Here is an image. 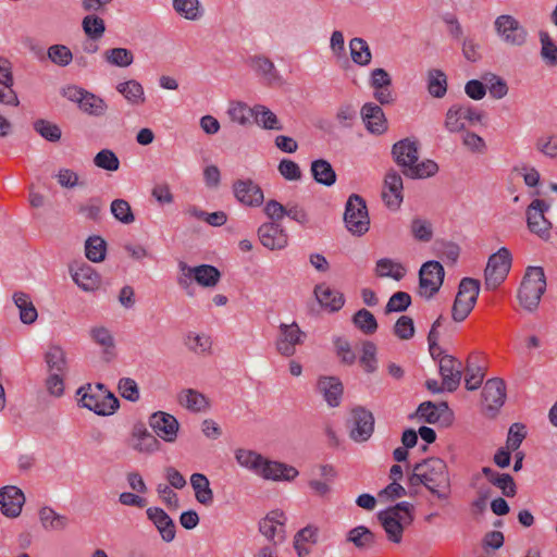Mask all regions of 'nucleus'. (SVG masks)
<instances>
[{
	"label": "nucleus",
	"mask_w": 557,
	"mask_h": 557,
	"mask_svg": "<svg viewBox=\"0 0 557 557\" xmlns=\"http://www.w3.org/2000/svg\"><path fill=\"white\" fill-rule=\"evenodd\" d=\"M361 119L366 128L375 135H381L387 131V120L380 104L367 102L360 110Z\"/></svg>",
	"instance_id": "nucleus-20"
},
{
	"label": "nucleus",
	"mask_w": 557,
	"mask_h": 557,
	"mask_svg": "<svg viewBox=\"0 0 557 557\" xmlns=\"http://www.w3.org/2000/svg\"><path fill=\"white\" fill-rule=\"evenodd\" d=\"M377 519L382 524L387 539L393 543H400L404 530L408 525L405 523L404 519H401V516H394L386 510H382L377 513Z\"/></svg>",
	"instance_id": "nucleus-30"
},
{
	"label": "nucleus",
	"mask_w": 557,
	"mask_h": 557,
	"mask_svg": "<svg viewBox=\"0 0 557 557\" xmlns=\"http://www.w3.org/2000/svg\"><path fill=\"white\" fill-rule=\"evenodd\" d=\"M148 520L158 530L161 539L165 543H171L175 539L176 527L173 519L160 507H149L146 510Z\"/></svg>",
	"instance_id": "nucleus-21"
},
{
	"label": "nucleus",
	"mask_w": 557,
	"mask_h": 557,
	"mask_svg": "<svg viewBox=\"0 0 557 557\" xmlns=\"http://www.w3.org/2000/svg\"><path fill=\"white\" fill-rule=\"evenodd\" d=\"M90 338L102 347L103 359L109 362L114 357L115 342L112 333L104 326H95L89 331Z\"/></svg>",
	"instance_id": "nucleus-33"
},
{
	"label": "nucleus",
	"mask_w": 557,
	"mask_h": 557,
	"mask_svg": "<svg viewBox=\"0 0 557 557\" xmlns=\"http://www.w3.org/2000/svg\"><path fill=\"white\" fill-rule=\"evenodd\" d=\"M177 400L181 406L193 412H202L210 408L209 399L202 393L194 388L183 389L178 394Z\"/></svg>",
	"instance_id": "nucleus-32"
},
{
	"label": "nucleus",
	"mask_w": 557,
	"mask_h": 557,
	"mask_svg": "<svg viewBox=\"0 0 557 557\" xmlns=\"http://www.w3.org/2000/svg\"><path fill=\"white\" fill-rule=\"evenodd\" d=\"M394 335L401 341H408L414 336V323L409 315H401L393 327Z\"/></svg>",
	"instance_id": "nucleus-63"
},
{
	"label": "nucleus",
	"mask_w": 557,
	"mask_h": 557,
	"mask_svg": "<svg viewBox=\"0 0 557 557\" xmlns=\"http://www.w3.org/2000/svg\"><path fill=\"white\" fill-rule=\"evenodd\" d=\"M259 475L265 480L292 481L298 475V470L293 466L280 461L264 459V465H262Z\"/></svg>",
	"instance_id": "nucleus-28"
},
{
	"label": "nucleus",
	"mask_w": 557,
	"mask_h": 557,
	"mask_svg": "<svg viewBox=\"0 0 557 557\" xmlns=\"http://www.w3.org/2000/svg\"><path fill=\"white\" fill-rule=\"evenodd\" d=\"M94 164L102 170L115 172L120 168V160L111 149H102L94 157Z\"/></svg>",
	"instance_id": "nucleus-58"
},
{
	"label": "nucleus",
	"mask_w": 557,
	"mask_h": 557,
	"mask_svg": "<svg viewBox=\"0 0 557 557\" xmlns=\"http://www.w3.org/2000/svg\"><path fill=\"white\" fill-rule=\"evenodd\" d=\"M410 232L418 242L429 243L433 238L432 223L422 218H413L410 223Z\"/></svg>",
	"instance_id": "nucleus-54"
},
{
	"label": "nucleus",
	"mask_w": 557,
	"mask_h": 557,
	"mask_svg": "<svg viewBox=\"0 0 557 557\" xmlns=\"http://www.w3.org/2000/svg\"><path fill=\"white\" fill-rule=\"evenodd\" d=\"M133 448L139 453L151 454L160 448L157 435L151 434L143 422L134 424L132 430Z\"/></svg>",
	"instance_id": "nucleus-25"
},
{
	"label": "nucleus",
	"mask_w": 557,
	"mask_h": 557,
	"mask_svg": "<svg viewBox=\"0 0 557 557\" xmlns=\"http://www.w3.org/2000/svg\"><path fill=\"white\" fill-rule=\"evenodd\" d=\"M190 485L195 492V498L199 504L210 506L213 503V491L210 487L209 479L205 474H191Z\"/></svg>",
	"instance_id": "nucleus-35"
},
{
	"label": "nucleus",
	"mask_w": 557,
	"mask_h": 557,
	"mask_svg": "<svg viewBox=\"0 0 557 557\" xmlns=\"http://www.w3.org/2000/svg\"><path fill=\"white\" fill-rule=\"evenodd\" d=\"M79 109L94 116H101L106 113L108 106L104 100L92 92L86 91L79 101Z\"/></svg>",
	"instance_id": "nucleus-47"
},
{
	"label": "nucleus",
	"mask_w": 557,
	"mask_h": 557,
	"mask_svg": "<svg viewBox=\"0 0 557 557\" xmlns=\"http://www.w3.org/2000/svg\"><path fill=\"white\" fill-rule=\"evenodd\" d=\"M107 242L101 236H90L85 244L86 258L91 262H101L106 258Z\"/></svg>",
	"instance_id": "nucleus-48"
},
{
	"label": "nucleus",
	"mask_w": 557,
	"mask_h": 557,
	"mask_svg": "<svg viewBox=\"0 0 557 557\" xmlns=\"http://www.w3.org/2000/svg\"><path fill=\"white\" fill-rule=\"evenodd\" d=\"M111 213L123 224H131L135 221L131 205L124 199H115L111 202Z\"/></svg>",
	"instance_id": "nucleus-61"
},
{
	"label": "nucleus",
	"mask_w": 557,
	"mask_h": 557,
	"mask_svg": "<svg viewBox=\"0 0 557 557\" xmlns=\"http://www.w3.org/2000/svg\"><path fill=\"white\" fill-rule=\"evenodd\" d=\"M527 436L525 425L522 423H512L508 430L506 446L509 450L516 451L521 446Z\"/></svg>",
	"instance_id": "nucleus-64"
},
{
	"label": "nucleus",
	"mask_w": 557,
	"mask_h": 557,
	"mask_svg": "<svg viewBox=\"0 0 557 557\" xmlns=\"http://www.w3.org/2000/svg\"><path fill=\"white\" fill-rule=\"evenodd\" d=\"M359 362L367 373H374L377 370L376 345L373 342H363Z\"/></svg>",
	"instance_id": "nucleus-56"
},
{
	"label": "nucleus",
	"mask_w": 557,
	"mask_h": 557,
	"mask_svg": "<svg viewBox=\"0 0 557 557\" xmlns=\"http://www.w3.org/2000/svg\"><path fill=\"white\" fill-rule=\"evenodd\" d=\"M260 243L270 250L283 249L287 246V235L280 223H263L258 228Z\"/></svg>",
	"instance_id": "nucleus-22"
},
{
	"label": "nucleus",
	"mask_w": 557,
	"mask_h": 557,
	"mask_svg": "<svg viewBox=\"0 0 557 557\" xmlns=\"http://www.w3.org/2000/svg\"><path fill=\"white\" fill-rule=\"evenodd\" d=\"M259 531L274 544L285 540V513L280 510L270 511L259 522Z\"/></svg>",
	"instance_id": "nucleus-16"
},
{
	"label": "nucleus",
	"mask_w": 557,
	"mask_h": 557,
	"mask_svg": "<svg viewBox=\"0 0 557 557\" xmlns=\"http://www.w3.org/2000/svg\"><path fill=\"white\" fill-rule=\"evenodd\" d=\"M541 42V58L548 66L557 65V45L554 42L549 34L545 30L539 33Z\"/></svg>",
	"instance_id": "nucleus-51"
},
{
	"label": "nucleus",
	"mask_w": 557,
	"mask_h": 557,
	"mask_svg": "<svg viewBox=\"0 0 557 557\" xmlns=\"http://www.w3.org/2000/svg\"><path fill=\"white\" fill-rule=\"evenodd\" d=\"M512 262L508 248L502 247L492 253L484 270L486 289H496L507 277Z\"/></svg>",
	"instance_id": "nucleus-6"
},
{
	"label": "nucleus",
	"mask_w": 557,
	"mask_h": 557,
	"mask_svg": "<svg viewBox=\"0 0 557 557\" xmlns=\"http://www.w3.org/2000/svg\"><path fill=\"white\" fill-rule=\"evenodd\" d=\"M173 9L189 21H196L201 16L199 0H173Z\"/></svg>",
	"instance_id": "nucleus-55"
},
{
	"label": "nucleus",
	"mask_w": 557,
	"mask_h": 557,
	"mask_svg": "<svg viewBox=\"0 0 557 557\" xmlns=\"http://www.w3.org/2000/svg\"><path fill=\"white\" fill-rule=\"evenodd\" d=\"M116 90L132 104H140L145 102L144 88L141 84L135 79L120 83L116 86Z\"/></svg>",
	"instance_id": "nucleus-45"
},
{
	"label": "nucleus",
	"mask_w": 557,
	"mask_h": 557,
	"mask_svg": "<svg viewBox=\"0 0 557 557\" xmlns=\"http://www.w3.org/2000/svg\"><path fill=\"white\" fill-rule=\"evenodd\" d=\"M73 281L85 292H94L99 288L101 277L89 264L83 263L75 270L71 269Z\"/></svg>",
	"instance_id": "nucleus-29"
},
{
	"label": "nucleus",
	"mask_w": 557,
	"mask_h": 557,
	"mask_svg": "<svg viewBox=\"0 0 557 557\" xmlns=\"http://www.w3.org/2000/svg\"><path fill=\"white\" fill-rule=\"evenodd\" d=\"M494 25L497 35L505 44L521 47L527 42L528 30L512 15L503 14L497 16Z\"/></svg>",
	"instance_id": "nucleus-10"
},
{
	"label": "nucleus",
	"mask_w": 557,
	"mask_h": 557,
	"mask_svg": "<svg viewBox=\"0 0 557 557\" xmlns=\"http://www.w3.org/2000/svg\"><path fill=\"white\" fill-rule=\"evenodd\" d=\"M235 459L238 465L257 474H259L262 465H264V458L259 453L244 448L235 450Z\"/></svg>",
	"instance_id": "nucleus-43"
},
{
	"label": "nucleus",
	"mask_w": 557,
	"mask_h": 557,
	"mask_svg": "<svg viewBox=\"0 0 557 557\" xmlns=\"http://www.w3.org/2000/svg\"><path fill=\"white\" fill-rule=\"evenodd\" d=\"M428 91L434 98H443L447 92V77L442 70L433 69L428 73Z\"/></svg>",
	"instance_id": "nucleus-46"
},
{
	"label": "nucleus",
	"mask_w": 557,
	"mask_h": 557,
	"mask_svg": "<svg viewBox=\"0 0 557 557\" xmlns=\"http://www.w3.org/2000/svg\"><path fill=\"white\" fill-rule=\"evenodd\" d=\"M484 117V113L475 109L470 103H456L449 107L446 112L445 127L450 133L461 132L466 128L465 122L480 123Z\"/></svg>",
	"instance_id": "nucleus-9"
},
{
	"label": "nucleus",
	"mask_w": 557,
	"mask_h": 557,
	"mask_svg": "<svg viewBox=\"0 0 557 557\" xmlns=\"http://www.w3.org/2000/svg\"><path fill=\"white\" fill-rule=\"evenodd\" d=\"M440 374L447 392H455L461 382L462 364L450 355H443L440 358Z\"/></svg>",
	"instance_id": "nucleus-17"
},
{
	"label": "nucleus",
	"mask_w": 557,
	"mask_h": 557,
	"mask_svg": "<svg viewBox=\"0 0 557 557\" xmlns=\"http://www.w3.org/2000/svg\"><path fill=\"white\" fill-rule=\"evenodd\" d=\"M317 388L330 407L339 406L344 387L337 376H320Z\"/></svg>",
	"instance_id": "nucleus-27"
},
{
	"label": "nucleus",
	"mask_w": 557,
	"mask_h": 557,
	"mask_svg": "<svg viewBox=\"0 0 557 557\" xmlns=\"http://www.w3.org/2000/svg\"><path fill=\"white\" fill-rule=\"evenodd\" d=\"M103 59L110 65L127 67L134 62V54L126 48H111L103 52Z\"/></svg>",
	"instance_id": "nucleus-50"
},
{
	"label": "nucleus",
	"mask_w": 557,
	"mask_h": 557,
	"mask_svg": "<svg viewBox=\"0 0 557 557\" xmlns=\"http://www.w3.org/2000/svg\"><path fill=\"white\" fill-rule=\"evenodd\" d=\"M48 59L59 65L66 66L73 61V53L71 49L65 45H52L47 51Z\"/></svg>",
	"instance_id": "nucleus-59"
},
{
	"label": "nucleus",
	"mask_w": 557,
	"mask_h": 557,
	"mask_svg": "<svg viewBox=\"0 0 557 557\" xmlns=\"http://www.w3.org/2000/svg\"><path fill=\"white\" fill-rule=\"evenodd\" d=\"M350 57L354 63L360 66L369 65L372 59L368 42L359 37L349 41Z\"/></svg>",
	"instance_id": "nucleus-41"
},
{
	"label": "nucleus",
	"mask_w": 557,
	"mask_h": 557,
	"mask_svg": "<svg viewBox=\"0 0 557 557\" xmlns=\"http://www.w3.org/2000/svg\"><path fill=\"white\" fill-rule=\"evenodd\" d=\"M352 323L366 335L374 334L379 326L374 314L367 309L358 310L352 315Z\"/></svg>",
	"instance_id": "nucleus-52"
},
{
	"label": "nucleus",
	"mask_w": 557,
	"mask_h": 557,
	"mask_svg": "<svg viewBox=\"0 0 557 557\" xmlns=\"http://www.w3.org/2000/svg\"><path fill=\"white\" fill-rule=\"evenodd\" d=\"M34 129L46 140L50 143H57L61 139V128L47 120L39 119L33 124Z\"/></svg>",
	"instance_id": "nucleus-57"
},
{
	"label": "nucleus",
	"mask_w": 557,
	"mask_h": 557,
	"mask_svg": "<svg viewBox=\"0 0 557 557\" xmlns=\"http://www.w3.org/2000/svg\"><path fill=\"white\" fill-rule=\"evenodd\" d=\"M346 542L352 543L360 550H366L374 546L376 536L369 528L358 525L348 531Z\"/></svg>",
	"instance_id": "nucleus-36"
},
{
	"label": "nucleus",
	"mask_w": 557,
	"mask_h": 557,
	"mask_svg": "<svg viewBox=\"0 0 557 557\" xmlns=\"http://www.w3.org/2000/svg\"><path fill=\"white\" fill-rule=\"evenodd\" d=\"M305 338L306 333L300 330L296 322L290 324L281 323L275 346L282 356L292 357L296 352V346L301 345Z\"/></svg>",
	"instance_id": "nucleus-13"
},
{
	"label": "nucleus",
	"mask_w": 557,
	"mask_h": 557,
	"mask_svg": "<svg viewBox=\"0 0 557 557\" xmlns=\"http://www.w3.org/2000/svg\"><path fill=\"white\" fill-rule=\"evenodd\" d=\"M546 290V277L542 267H529L518 290L520 305L528 311L539 307Z\"/></svg>",
	"instance_id": "nucleus-2"
},
{
	"label": "nucleus",
	"mask_w": 557,
	"mask_h": 557,
	"mask_svg": "<svg viewBox=\"0 0 557 557\" xmlns=\"http://www.w3.org/2000/svg\"><path fill=\"white\" fill-rule=\"evenodd\" d=\"M411 305V296L407 293V292H396L394 293L385 308H384V313L385 314H389V313H393V312H404L406 311Z\"/></svg>",
	"instance_id": "nucleus-60"
},
{
	"label": "nucleus",
	"mask_w": 557,
	"mask_h": 557,
	"mask_svg": "<svg viewBox=\"0 0 557 557\" xmlns=\"http://www.w3.org/2000/svg\"><path fill=\"white\" fill-rule=\"evenodd\" d=\"M82 28L89 39L100 40L106 32V23L102 17L89 14L83 18Z\"/></svg>",
	"instance_id": "nucleus-49"
},
{
	"label": "nucleus",
	"mask_w": 557,
	"mask_h": 557,
	"mask_svg": "<svg viewBox=\"0 0 557 557\" xmlns=\"http://www.w3.org/2000/svg\"><path fill=\"white\" fill-rule=\"evenodd\" d=\"M311 174L318 184L326 187L333 186L336 182V172L325 159H317L311 162Z\"/></svg>",
	"instance_id": "nucleus-34"
},
{
	"label": "nucleus",
	"mask_w": 557,
	"mask_h": 557,
	"mask_svg": "<svg viewBox=\"0 0 557 557\" xmlns=\"http://www.w3.org/2000/svg\"><path fill=\"white\" fill-rule=\"evenodd\" d=\"M547 210L548 205L542 199H534L527 208L529 231L544 240L549 239L552 228V223L544 215Z\"/></svg>",
	"instance_id": "nucleus-11"
},
{
	"label": "nucleus",
	"mask_w": 557,
	"mask_h": 557,
	"mask_svg": "<svg viewBox=\"0 0 557 557\" xmlns=\"http://www.w3.org/2000/svg\"><path fill=\"white\" fill-rule=\"evenodd\" d=\"M438 172V165L433 160L416 162L408 169L403 170V174L412 180H421L434 176Z\"/></svg>",
	"instance_id": "nucleus-42"
},
{
	"label": "nucleus",
	"mask_w": 557,
	"mask_h": 557,
	"mask_svg": "<svg viewBox=\"0 0 557 557\" xmlns=\"http://www.w3.org/2000/svg\"><path fill=\"white\" fill-rule=\"evenodd\" d=\"M344 222L347 230L357 236H361L369 231L370 218L366 200L357 195L351 194L345 206Z\"/></svg>",
	"instance_id": "nucleus-5"
},
{
	"label": "nucleus",
	"mask_w": 557,
	"mask_h": 557,
	"mask_svg": "<svg viewBox=\"0 0 557 557\" xmlns=\"http://www.w3.org/2000/svg\"><path fill=\"white\" fill-rule=\"evenodd\" d=\"M313 294L321 307L329 310L330 312H337L345 305L344 294L332 289L325 283L315 285Z\"/></svg>",
	"instance_id": "nucleus-26"
},
{
	"label": "nucleus",
	"mask_w": 557,
	"mask_h": 557,
	"mask_svg": "<svg viewBox=\"0 0 557 557\" xmlns=\"http://www.w3.org/2000/svg\"><path fill=\"white\" fill-rule=\"evenodd\" d=\"M185 345L196 354H206L210 351L212 342L208 335L189 333L186 336Z\"/></svg>",
	"instance_id": "nucleus-62"
},
{
	"label": "nucleus",
	"mask_w": 557,
	"mask_h": 557,
	"mask_svg": "<svg viewBox=\"0 0 557 557\" xmlns=\"http://www.w3.org/2000/svg\"><path fill=\"white\" fill-rule=\"evenodd\" d=\"M233 193L236 200L246 207H259L264 200L261 187L251 178L235 181Z\"/></svg>",
	"instance_id": "nucleus-15"
},
{
	"label": "nucleus",
	"mask_w": 557,
	"mask_h": 557,
	"mask_svg": "<svg viewBox=\"0 0 557 557\" xmlns=\"http://www.w3.org/2000/svg\"><path fill=\"white\" fill-rule=\"evenodd\" d=\"M375 273L379 277H391L400 281L406 275L405 267L389 258H382L376 261Z\"/></svg>",
	"instance_id": "nucleus-39"
},
{
	"label": "nucleus",
	"mask_w": 557,
	"mask_h": 557,
	"mask_svg": "<svg viewBox=\"0 0 557 557\" xmlns=\"http://www.w3.org/2000/svg\"><path fill=\"white\" fill-rule=\"evenodd\" d=\"M178 268L182 275L177 278V283L190 296L193 295L190 292L191 278L203 287H214L221 277L220 271L210 264L189 267L184 261H181Z\"/></svg>",
	"instance_id": "nucleus-4"
},
{
	"label": "nucleus",
	"mask_w": 557,
	"mask_h": 557,
	"mask_svg": "<svg viewBox=\"0 0 557 557\" xmlns=\"http://www.w3.org/2000/svg\"><path fill=\"white\" fill-rule=\"evenodd\" d=\"M40 522L46 530L62 531L69 524L67 517L55 512L51 507H42L39 510Z\"/></svg>",
	"instance_id": "nucleus-40"
},
{
	"label": "nucleus",
	"mask_w": 557,
	"mask_h": 557,
	"mask_svg": "<svg viewBox=\"0 0 557 557\" xmlns=\"http://www.w3.org/2000/svg\"><path fill=\"white\" fill-rule=\"evenodd\" d=\"M482 397L487 410L498 411L506 399L505 382L498 377L487 380L482 391Z\"/></svg>",
	"instance_id": "nucleus-23"
},
{
	"label": "nucleus",
	"mask_w": 557,
	"mask_h": 557,
	"mask_svg": "<svg viewBox=\"0 0 557 557\" xmlns=\"http://www.w3.org/2000/svg\"><path fill=\"white\" fill-rule=\"evenodd\" d=\"M250 64L252 70L262 75L269 84L280 79V75L270 59L257 55L250 59Z\"/></svg>",
	"instance_id": "nucleus-44"
},
{
	"label": "nucleus",
	"mask_w": 557,
	"mask_h": 557,
	"mask_svg": "<svg viewBox=\"0 0 557 557\" xmlns=\"http://www.w3.org/2000/svg\"><path fill=\"white\" fill-rule=\"evenodd\" d=\"M348 424L350 438L362 443L368 441L374 431V417L371 411L359 406L351 410Z\"/></svg>",
	"instance_id": "nucleus-12"
},
{
	"label": "nucleus",
	"mask_w": 557,
	"mask_h": 557,
	"mask_svg": "<svg viewBox=\"0 0 557 557\" xmlns=\"http://www.w3.org/2000/svg\"><path fill=\"white\" fill-rule=\"evenodd\" d=\"M13 300L15 306L20 310V319L24 324H32L37 320V309L33 305L30 297L26 293H14Z\"/></svg>",
	"instance_id": "nucleus-38"
},
{
	"label": "nucleus",
	"mask_w": 557,
	"mask_h": 557,
	"mask_svg": "<svg viewBox=\"0 0 557 557\" xmlns=\"http://www.w3.org/2000/svg\"><path fill=\"white\" fill-rule=\"evenodd\" d=\"M25 503V496L22 490L16 486L8 485L0 488L1 512L9 518H16L21 515Z\"/></svg>",
	"instance_id": "nucleus-19"
},
{
	"label": "nucleus",
	"mask_w": 557,
	"mask_h": 557,
	"mask_svg": "<svg viewBox=\"0 0 557 557\" xmlns=\"http://www.w3.org/2000/svg\"><path fill=\"white\" fill-rule=\"evenodd\" d=\"M79 396L78 405L94 411L98 416H111L120 407L119 399L113 393L108 392L102 398L100 394L92 393L83 387H79L76 392Z\"/></svg>",
	"instance_id": "nucleus-7"
},
{
	"label": "nucleus",
	"mask_w": 557,
	"mask_h": 557,
	"mask_svg": "<svg viewBox=\"0 0 557 557\" xmlns=\"http://www.w3.org/2000/svg\"><path fill=\"white\" fill-rule=\"evenodd\" d=\"M445 271L443 265L435 260L426 261L419 271V294L431 299L443 285Z\"/></svg>",
	"instance_id": "nucleus-8"
},
{
	"label": "nucleus",
	"mask_w": 557,
	"mask_h": 557,
	"mask_svg": "<svg viewBox=\"0 0 557 557\" xmlns=\"http://www.w3.org/2000/svg\"><path fill=\"white\" fill-rule=\"evenodd\" d=\"M482 474L492 485L499 488L504 496L513 497L517 494L516 482L509 473H499L491 467H483Z\"/></svg>",
	"instance_id": "nucleus-31"
},
{
	"label": "nucleus",
	"mask_w": 557,
	"mask_h": 557,
	"mask_svg": "<svg viewBox=\"0 0 557 557\" xmlns=\"http://www.w3.org/2000/svg\"><path fill=\"white\" fill-rule=\"evenodd\" d=\"M384 187L382 198L385 205L392 210L399 209L404 200V184L400 174L393 169L389 170L384 178Z\"/></svg>",
	"instance_id": "nucleus-18"
},
{
	"label": "nucleus",
	"mask_w": 557,
	"mask_h": 557,
	"mask_svg": "<svg viewBox=\"0 0 557 557\" xmlns=\"http://www.w3.org/2000/svg\"><path fill=\"white\" fill-rule=\"evenodd\" d=\"M45 361L49 371L64 372L66 370L65 351L60 346H50L45 354Z\"/></svg>",
	"instance_id": "nucleus-53"
},
{
	"label": "nucleus",
	"mask_w": 557,
	"mask_h": 557,
	"mask_svg": "<svg viewBox=\"0 0 557 557\" xmlns=\"http://www.w3.org/2000/svg\"><path fill=\"white\" fill-rule=\"evenodd\" d=\"M149 426L164 442L173 443L180 430L178 420L165 411H156L149 417Z\"/></svg>",
	"instance_id": "nucleus-14"
},
{
	"label": "nucleus",
	"mask_w": 557,
	"mask_h": 557,
	"mask_svg": "<svg viewBox=\"0 0 557 557\" xmlns=\"http://www.w3.org/2000/svg\"><path fill=\"white\" fill-rule=\"evenodd\" d=\"M424 486L441 502H447L451 495V482L446 462L436 457L426 458L417 463Z\"/></svg>",
	"instance_id": "nucleus-1"
},
{
	"label": "nucleus",
	"mask_w": 557,
	"mask_h": 557,
	"mask_svg": "<svg viewBox=\"0 0 557 557\" xmlns=\"http://www.w3.org/2000/svg\"><path fill=\"white\" fill-rule=\"evenodd\" d=\"M392 154L394 161L401 166L403 170H406L408 166L419 161L418 143L410 138L401 139L393 145Z\"/></svg>",
	"instance_id": "nucleus-24"
},
{
	"label": "nucleus",
	"mask_w": 557,
	"mask_h": 557,
	"mask_svg": "<svg viewBox=\"0 0 557 557\" xmlns=\"http://www.w3.org/2000/svg\"><path fill=\"white\" fill-rule=\"evenodd\" d=\"M252 114L257 125L264 129L282 131L283 125L276 114L262 104H256L252 108Z\"/></svg>",
	"instance_id": "nucleus-37"
},
{
	"label": "nucleus",
	"mask_w": 557,
	"mask_h": 557,
	"mask_svg": "<svg viewBox=\"0 0 557 557\" xmlns=\"http://www.w3.org/2000/svg\"><path fill=\"white\" fill-rule=\"evenodd\" d=\"M480 294V281L472 277H463L458 286L455 297L451 318L455 322H462L473 310Z\"/></svg>",
	"instance_id": "nucleus-3"
}]
</instances>
